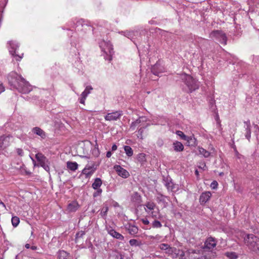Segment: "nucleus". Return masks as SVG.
I'll return each instance as SVG.
<instances>
[{"label": "nucleus", "instance_id": "obj_23", "mask_svg": "<svg viewBox=\"0 0 259 259\" xmlns=\"http://www.w3.org/2000/svg\"><path fill=\"white\" fill-rule=\"evenodd\" d=\"M35 158L38 162L39 164L43 162L44 161H47V158L41 153H37L35 154Z\"/></svg>", "mask_w": 259, "mask_h": 259}, {"label": "nucleus", "instance_id": "obj_10", "mask_svg": "<svg viewBox=\"0 0 259 259\" xmlns=\"http://www.w3.org/2000/svg\"><path fill=\"white\" fill-rule=\"evenodd\" d=\"M155 208H156V204L151 201H148L144 204L145 210L147 212L151 213L152 218L156 217V214L153 211Z\"/></svg>", "mask_w": 259, "mask_h": 259}, {"label": "nucleus", "instance_id": "obj_40", "mask_svg": "<svg viewBox=\"0 0 259 259\" xmlns=\"http://www.w3.org/2000/svg\"><path fill=\"white\" fill-rule=\"evenodd\" d=\"M138 229L134 226H131V235L135 234L138 232Z\"/></svg>", "mask_w": 259, "mask_h": 259}, {"label": "nucleus", "instance_id": "obj_21", "mask_svg": "<svg viewBox=\"0 0 259 259\" xmlns=\"http://www.w3.org/2000/svg\"><path fill=\"white\" fill-rule=\"evenodd\" d=\"M66 166L68 169L74 171L77 169L78 165L76 162L68 161L66 163Z\"/></svg>", "mask_w": 259, "mask_h": 259}, {"label": "nucleus", "instance_id": "obj_31", "mask_svg": "<svg viewBox=\"0 0 259 259\" xmlns=\"http://www.w3.org/2000/svg\"><path fill=\"white\" fill-rule=\"evenodd\" d=\"M40 166L43 167L47 171L49 172L50 171V162L47 160V161H44L43 162L39 164Z\"/></svg>", "mask_w": 259, "mask_h": 259}, {"label": "nucleus", "instance_id": "obj_32", "mask_svg": "<svg viewBox=\"0 0 259 259\" xmlns=\"http://www.w3.org/2000/svg\"><path fill=\"white\" fill-rule=\"evenodd\" d=\"M226 255L230 259H236L237 258V255L236 253L233 252H227L225 253Z\"/></svg>", "mask_w": 259, "mask_h": 259}, {"label": "nucleus", "instance_id": "obj_27", "mask_svg": "<svg viewBox=\"0 0 259 259\" xmlns=\"http://www.w3.org/2000/svg\"><path fill=\"white\" fill-rule=\"evenodd\" d=\"M199 152L200 154H202L204 156V157L207 158L208 157L210 153L209 152L207 151L206 150L204 149V148L202 147H199L198 148Z\"/></svg>", "mask_w": 259, "mask_h": 259}, {"label": "nucleus", "instance_id": "obj_35", "mask_svg": "<svg viewBox=\"0 0 259 259\" xmlns=\"http://www.w3.org/2000/svg\"><path fill=\"white\" fill-rule=\"evenodd\" d=\"M152 227L154 228H160L162 227V224L159 221L155 220L152 223Z\"/></svg>", "mask_w": 259, "mask_h": 259}, {"label": "nucleus", "instance_id": "obj_61", "mask_svg": "<svg viewBox=\"0 0 259 259\" xmlns=\"http://www.w3.org/2000/svg\"><path fill=\"white\" fill-rule=\"evenodd\" d=\"M35 248V247H34V246H32V249H34V248Z\"/></svg>", "mask_w": 259, "mask_h": 259}, {"label": "nucleus", "instance_id": "obj_36", "mask_svg": "<svg viewBox=\"0 0 259 259\" xmlns=\"http://www.w3.org/2000/svg\"><path fill=\"white\" fill-rule=\"evenodd\" d=\"M85 235V232L84 231H80L78 232L75 235V239H77L82 238Z\"/></svg>", "mask_w": 259, "mask_h": 259}, {"label": "nucleus", "instance_id": "obj_51", "mask_svg": "<svg viewBox=\"0 0 259 259\" xmlns=\"http://www.w3.org/2000/svg\"><path fill=\"white\" fill-rule=\"evenodd\" d=\"M85 98H83V97H81V98L79 99V102L81 103V104H84V102H85Z\"/></svg>", "mask_w": 259, "mask_h": 259}, {"label": "nucleus", "instance_id": "obj_20", "mask_svg": "<svg viewBox=\"0 0 259 259\" xmlns=\"http://www.w3.org/2000/svg\"><path fill=\"white\" fill-rule=\"evenodd\" d=\"M108 233L113 237L122 240L123 239V236L120 234V233L117 232L113 229H110L108 230Z\"/></svg>", "mask_w": 259, "mask_h": 259}, {"label": "nucleus", "instance_id": "obj_44", "mask_svg": "<svg viewBox=\"0 0 259 259\" xmlns=\"http://www.w3.org/2000/svg\"><path fill=\"white\" fill-rule=\"evenodd\" d=\"M218 185V182L215 181H214L211 183L210 187H211L212 189H215L217 188Z\"/></svg>", "mask_w": 259, "mask_h": 259}, {"label": "nucleus", "instance_id": "obj_39", "mask_svg": "<svg viewBox=\"0 0 259 259\" xmlns=\"http://www.w3.org/2000/svg\"><path fill=\"white\" fill-rule=\"evenodd\" d=\"M108 210V207H105V208H103L102 209V211H101V212L100 214H101V216H102V217L103 218H105V217H106V215H107V212Z\"/></svg>", "mask_w": 259, "mask_h": 259}, {"label": "nucleus", "instance_id": "obj_2", "mask_svg": "<svg viewBox=\"0 0 259 259\" xmlns=\"http://www.w3.org/2000/svg\"><path fill=\"white\" fill-rule=\"evenodd\" d=\"M99 44L102 52V55L105 60L111 61L112 60L114 51L113 46L110 42L103 39L99 42Z\"/></svg>", "mask_w": 259, "mask_h": 259}, {"label": "nucleus", "instance_id": "obj_7", "mask_svg": "<svg viewBox=\"0 0 259 259\" xmlns=\"http://www.w3.org/2000/svg\"><path fill=\"white\" fill-rule=\"evenodd\" d=\"M17 90L23 94H28L32 90V86L23 77L20 80Z\"/></svg>", "mask_w": 259, "mask_h": 259}, {"label": "nucleus", "instance_id": "obj_24", "mask_svg": "<svg viewBox=\"0 0 259 259\" xmlns=\"http://www.w3.org/2000/svg\"><path fill=\"white\" fill-rule=\"evenodd\" d=\"M102 184V180L100 178H97L95 179V181L92 184V187L94 189L100 188Z\"/></svg>", "mask_w": 259, "mask_h": 259}, {"label": "nucleus", "instance_id": "obj_22", "mask_svg": "<svg viewBox=\"0 0 259 259\" xmlns=\"http://www.w3.org/2000/svg\"><path fill=\"white\" fill-rule=\"evenodd\" d=\"M173 148L174 150L177 152L183 151L184 149L183 145L179 141H176L173 143Z\"/></svg>", "mask_w": 259, "mask_h": 259}, {"label": "nucleus", "instance_id": "obj_13", "mask_svg": "<svg viewBox=\"0 0 259 259\" xmlns=\"http://www.w3.org/2000/svg\"><path fill=\"white\" fill-rule=\"evenodd\" d=\"M113 168L118 175L122 178H126L129 176L128 172L119 165H114Z\"/></svg>", "mask_w": 259, "mask_h": 259}, {"label": "nucleus", "instance_id": "obj_49", "mask_svg": "<svg viewBox=\"0 0 259 259\" xmlns=\"http://www.w3.org/2000/svg\"><path fill=\"white\" fill-rule=\"evenodd\" d=\"M141 221L144 225H148L149 224V221L146 218L141 219Z\"/></svg>", "mask_w": 259, "mask_h": 259}, {"label": "nucleus", "instance_id": "obj_43", "mask_svg": "<svg viewBox=\"0 0 259 259\" xmlns=\"http://www.w3.org/2000/svg\"><path fill=\"white\" fill-rule=\"evenodd\" d=\"M96 190H97V191L95 192H94L93 194V196L94 197H96L98 196H100L102 192V190L100 188H98V189H96Z\"/></svg>", "mask_w": 259, "mask_h": 259}, {"label": "nucleus", "instance_id": "obj_38", "mask_svg": "<svg viewBox=\"0 0 259 259\" xmlns=\"http://www.w3.org/2000/svg\"><path fill=\"white\" fill-rule=\"evenodd\" d=\"M159 247L160 249L164 250L166 251L170 246L167 244L162 243L160 244Z\"/></svg>", "mask_w": 259, "mask_h": 259}, {"label": "nucleus", "instance_id": "obj_11", "mask_svg": "<svg viewBox=\"0 0 259 259\" xmlns=\"http://www.w3.org/2000/svg\"><path fill=\"white\" fill-rule=\"evenodd\" d=\"M217 245V241L214 238L210 237H208L205 241L204 243V246L203 248H202V249H203V252H204L205 249H213Z\"/></svg>", "mask_w": 259, "mask_h": 259}, {"label": "nucleus", "instance_id": "obj_47", "mask_svg": "<svg viewBox=\"0 0 259 259\" xmlns=\"http://www.w3.org/2000/svg\"><path fill=\"white\" fill-rule=\"evenodd\" d=\"M143 130L144 129H143L142 128H141L139 131H138V134H137V136H138V137L142 139H143V136L142 135V132H143Z\"/></svg>", "mask_w": 259, "mask_h": 259}, {"label": "nucleus", "instance_id": "obj_53", "mask_svg": "<svg viewBox=\"0 0 259 259\" xmlns=\"http://www.w3.org/2000/svg\"><path fill=\"white\" fill-rule=\"evenodd\" d=\"M117 149V147L115 144H113L112 146L111 150L112 151H114L116 150Z\"/></svg>", "mask_w": 259, "mask_h": 259}, {"label": "nucleus", "instance_id": "obj_19", "mask_svg": "<svg viewBox=\"0 0 259 259\" xmlns=\"http://www.w3.org/2000/svg\"><path fill=\"white\" fill-rule=\"evenodd\" d=\"M177 252H178V249L175 247H169L167 251H165L166 253L167 254L168 256H170V257L172 258L178 257Z\"/></svg>", "mask_w": 259, "mask_h": 259}, {"label": "nucleus", "instance_id": "obj_45", "mask_svg": "<svg viewBox=\"0 0 259 259\" xmlns=\"http://www.w3.org/2000/svg\"><path fill=\"white\" fill-rule=\"evenodd\" d=\"M119 33L122 34L124 36L126 37L127 38H129L130 35V32L128 31H121L119 32Z\"/></svg>", "mask_w": 259, "mask_h": 259}, {"label": "nucleus", "instance_id": "obj_16", "mask_svg": "<svg viewBox=\"0 0 259 259\" xmlns=\"http://www.w3.org/2000/svg\"><path fill=\"white\" fill-rule=\"evenodd\" d=\"M79 207L80 205L77 201L74 200L68 204L67 209L69 212H74L76 211Z\"/></svg>", "mask_w": 259, "mask_h": 259}, {"label": "nucleus", "instance_id": "obj_63", "mask_svg": "<svg viewBox=\"0 0 259 259\" xmlns=\"http://www.w3.org/2000/svg\"><path fill=\"white\" fill-rule=\"evenodd\" d=\"M204 167H206V165H205V164H204V167H203V168H204Z\"/></svg>", "mask_w": 259, "mask_h": 259}, {"label": "nucleus", "instance_id": "obj_48", "mask_svg": "<svg viewBox=\"0 0 259 259\" xmlns=\"http://www.w3.org/2000/svg\"><path fill=\"white\" fill-rule=\"evenodd\" d=\"M124 150L125 151V153H126V155L128 156H130V146H124Z\"/></svg>", "mask_w": 259, "mask_h": 259}, {"label": "nucleus", "instance_id": "obj_18", "mask_svg": "<svg viewBox=\"0 0 259 259\" xmlns=\"http://www.w3.org/2000/svg\"><path fill=\"white\" fill-rule=\"evenodd\" d=\"M12 137L10 135L6 136L4 135L0 137V142L2 145L3 148H5L10 144V140Z\"/></svg>", "mask_w": 259, "mask_h": 259}, {"label": "nucleus", "instance_id": "obj_57", "mask_svg": "<svg viewBox=\"0 0 259 259\" xmlns=\"http://www.w3.org/2000/svg\"><path fill=\"white\" fill-rule=\"evenodd\" d=\"M29 246H30V245H29V244H26L25 245V247H26V248H29Z\"/></svg>", "mask_w": 259, "mask_h": 259}, {"label": "nucleus", "instance_id": "obj_50", "mask_svg": "<svg viewBox=\"0 0 259 259\" xmlns=\"http://www.w3.org/2000/svg\"><path fill=\"white\" fill-rule=\"evenodd\" d=\"M5 91V88L3 86V84L0 82V94H1L2 92H4Z\"/></svg>", "mask_w": 259, "mask_h": 259}, {"label": "nucleus", "instance_id": "obj_14", "mask_svg": "<svg viewBox=\"0 0 259 259\" xmlns=\"http://www.w3.org/2000/svg\"><path fill=\"white\" fill-rule=\"evenodd\" d=\"M121 115L120 111H115L109 113L105 116V119L107 121L117 120Z\"/></svg>", "mask_w": 259, "mask_h": 259}, {"label": "nucleus", "instance_id": "obj_25", "mask_svg": "<svg viewBox=\"0 0 259 259\" xmlns=\"http://www.w3.org/2000/svg\"><path fill=\"white\" fill-rule=\"evenodd\" d=\"M59 259H70L69 254L64 250H60L59 251Z\"/></svg>", "mask_w": 259, "mask_h": 259}, {"label": "nucleus", "instance_id": "obj_9", "mask_svg": "<svg viewBox=\"0 0 259 259\" xmlns=\"http://www.w3.org/2000/svg\"><path fill=\"white\" fill-rule=\"evenodd\" d=\"M185 84L188 88L189 92L190 93L195 91L199 88V85L197 83L196 81L190 75H186L185 76Z\"/></svg>", "mask_w": 259, "mask_h": 259}, {"label": "nucleus", "instance_id": "obj_28", "mask_svg": "<svg viewBox=\"0 0 259 259\" xmlns=\"http://www.w3.org/2000/svg\"><path fill=\"white\" fill-rule=\"evenodd\" d=\"M132 200L136 203L139 204L141 201V197L138 193H135L132 196Z\"/></svg>", "mask_w": 259, "mask_h": 259}, {"label": "nucleus", "instance_id": "obj_62", "mask_svg": "<svg viewBox=\"0 0 259 259\" xmlns=\"http://www.w3.org/2000/svg\"><path fill=\"white\" fill-rule=\"evenodd\" d=\"M31 159L32 160L33 162H35L34 160L31 158Z\"/></svg>", "mask_w": 259, "mask_h": 259}, {"label": "nucleus", "instance_id": "obj_46", "mask_svg": "<svg viewBox=\"0 0 259 259\" xmlns=\"http://www.w3.org/2000/svg\"><path fill=\"white\" fill-rule=\"evenodd\" d=\"M92 90L93 88L91 85H88L85 88L84 91L89 95L91 91Z\"/></svg>", "mask_w": 259, "mask_h": 259}, {"label": "nucleus", "instance_id": "obj_64", "mask_svg": "<svg viewBox=\"0 0 259 259\" xmlns=\"http://www.w3.org/2000/svg\"><path fill=\"white\" fill-rule=\"evenodd\" d=\"M134 124V123H132V126H133Z\"/></svg>", "mask_w": 259, "mask_h": 259}, {"label": "nucleus", "instance_id": "obj_60", "mask_svg": "<svg viewBox=\"0 0 259 259\" xmlns=\"http://www.w3.org/2000/svg\"><path fill=\"white\" fill-rule=\"evenodd\" d=\"M16 259H18V255H17L15 257Z\"/></svg>", "mask_w": 259, "mask_h": 259}, {"label": "nucleus", "instance_id": "obj_55", "mask_svg": "<svg viewBox=\"0 0 259 259\" xmlns=\"http://www.w3.org/2000/svg\"><path fill=\"white\" fill-rule=\"evenodd\" d=\"M0 205H1L3 207L5 208H6L5 204L4 202H2V201L0 199Z\"/></svg>", "mask_w": 259, "mask_h": 259}, {"label": "nucleus", "instance_id": "obj_58", "mask_svg": "<svg viewBox=\"0 0 259 259\" xmlns=\"http://www.w3.org/2000/svg\"><path fill=\"white\" fill-rule=\"evenodd\" d=\"M130 152H131V156L133 155V150H132L131 148Z\"/></svg>", "mask_w": 259, "mask_h": 259}, {"label": "nucleus", "instance_id": "obj_37", "mask_svg": "<svg viewBox=\"0 0 259 259\" xmlns=\"http://www.w3.org/2000/svg\"><path fill=\"white\" fill-rule=\"evenodd\" d=\"M176 134L180 137L182 139L185 140L187 138V136H186L184 133L181 131H176Z\"/></svg>", "mask_w": 259, "mask_h": 259}, {"label": "nucleus", "instance_id": "obj_29", "mask_svg": "<svg viewBox=\"0 0 259 259\" xmlns=\"http://www.w3.org/2000/svg\"><path fill=\"white\" fill-rule=\"evenodd\" d=\"M185 140L190 145H193L195 144L196 139L193 135L189 137L187 136V138Z\"/></svg>", "mask_w": 259, "mask_h": 259}, {"label": "nucleus", "instance_id": "obj_26", "mask_svg": "<svg viewBox=\"0 0 259 259\" xmlns=\"http://www.w3.org/2000/svg\"><path fill=\"white\" fill-rule=\"evenodd\" d=\"M177 255L178 256L177 258H179L180 259H187V255H186V251L184 252L183 250L178 249V252H177Z\"/></svg>", "mask_w": 259, "mask_h": 259}, {"label": "nucleus", "instance_id": "obj_54", "mask_svg": "<svg viewBox=\"0 0 259 259\" xmlns=\"http://www.w3.org/2000/svg\"><path fill=\"white\" fill-rule=\"evenodd\" d=\"M112 155V152L110 151H108L106 153V157L110 158Z\"/></svg>", "mask_w": 259, "mask_h": 259}, {"label": "nucleus", "instance_id": "obj_15", "mask_svg": "<svg viewBox=\"0 0 259 259\" xmlns=\"http://www.w3.org/2000/svg\"><path fill=\"white\" fill-rule=\"evenodd\" d=\"M94 165H87L82 170V174L85 176V178H88L91 177L96 170Z\"/></svg>", "mask_w": 259, "mask_h": 259}, {"label": "nucleus", "instance_id": "obj_42", "mask_svg": "<svg viewBox=\"0 0 259 259\" xmlns=\"http://www.w3.org/2000/svg\"><path fill=\"white\" fill-rule=\"evenodd\" d=\"M21 171L23 172H24L25 173V175H30L31 172L28 170H27L26 168V167H25L24 165H23L22 166H21Z\"/></svg>", "mask_w": 259, "mask_h": 259}, {"label": "nucleus", "instance_id": "obj_4", "mask_svg": "<svg viewBox=\"0 0 259 259\" xmlns=\"http://www.w3.org/2000/svg\"><path fill=\"white\" fill-rule=\"evenodd\" d=\"M187 259H205L206 255L204 254L203 249H189L186 251Z\"/></svg>", "mask_w": 259, "mask_h": 259}, {"label": "nucleus", "instance_id": "obj_6", "mask_svg": "<svg viewBox=\"0 0 259 259\" xmlns=\"http://www.w3.org/2000/svg\"><path fill=\"white\" fill-rule=\"evenodd\" d=\"M9 44L10 45V53L15 58L16 61H20L23 58V53H22L20 55L17 53V50L19 47L18 43L15 41H9Z\"/></svg>", "mask_w": 259, "mask_h": 259}, {"label": "nucleus", "instance_id": "obj_5", "mask_svg": "<svg viewBox=\"0 0 259 259\" xmlns=\"http://www.w3.org/2000/svg\"><path fill=\"white\" fill-rule=\"evenodd\" d=\"M22 78L23 77L16 72H11L8 75L9 84L12 88L17 89Z\"/></svg>", "mask_w": 259, "mask_h": 259}, {"label": "nucleus", "instance_id": "obj_56", "mask_svg": "<svg viewBox=\"0 0 259 259\" xmlns=\"http://www.w3.org/2000/svg\"><path fill=\"white\" fill-rule=\"evenodd\" d=\"M195 175L197 176H199V172L197 170H196L195 171Z\"/></svg>", "mask_w": 259, "mask_h": 259}, {"label": "nucleus", "instance_id": "obj_34", "mask_svg": "<svg viewBox=\"0 0 259 259\" xmlns=\"http://www.w3.org/2000/svg\"><path fill=\"white\" fill-rule=\"evenodd\" d=\"M137 159L140 162H144L146 161V155L144 153H140L138 155Z\"/></svg>", "mask_w": 259, "mask_h": 259}, {"label": "nucleus", "instance_id": "obj_52", "mask_svg": "<svg viewBox=\"0 0 259 259\" xmlns=\"http://www.w3.org/2000/svg\"><path fill=\"white\" fill-rule=\"evenodd\" d=\"M88 94H87V93H86V92H85L84 91H83V92L81 93V96L82 97H83V98H87V97L88 96Z\"/></svg>", "mask_w": 259, "mask_h": 259}, {"label": "nucleus", "instance_id": "obj_8", "mask_svg": "<svg viewBox=\"0 0 259 259\" xmlns=\"http://www.w3.org/2000/svg\"><path fill=\"white\" fill-rule=\"evenodd\" d=\"M209 37L218 39L221 44L224 45L227 44V36L222 31L214 30L210 33Z\"/></svg>", "mask_w": 259, "mask_h": 259}, {"label": "nucleus", "instance_id": "obj_41", "mask_svg": "<svg viewBox=\"0 0 259 259\" xmlns=\"http://www.w3.org/2000/svg\"><path fill=\"white\" fill-rule=\"evenodd\" d=\"M16 151L18 155L22 157L24 156V153L23 150L21 148H16Z\"/></svg>", "mask_w": 259, "mask_h": 259}, {"label": "nucleus", "instance_id": "obj_59", "mask_svg": "<svg viewBox=\"0 0 259 259\" xmlns=\"http://www.w3.org/2000/svg\"><path fill=\"white\" fill-rule=\"evenodd\" d=\"M150 238L151 239H154L155 238V237L153 236H150Z\"/></svg>", "mask_w": 259, "mask_h": 259}, {"label": "nucleus", "instance_id": "obj_30", "mask_svg": "<svg viewBox=\"0 0 259 259\" xmlns=\"http://www.w3.org/2000/svg\"><path fill=\"white\" fill-rule=\"evenodd\" d=\"M12 224L14 227H16L20 223V219L18 217H12L11 219Z\"/></svg>", "mask_w": 259, "mask_h": 259}, {"label": "nucleus", "instance_id": "obj_33", "mask_svg": "<svg viewBox=\"0 0 259 259\" xmlns=\"http://www.w3.org/2000/svg\"><path fill=\"white\" fill-rule=\"evenodd\" d=\"M142 244L141 241L139 240L132 239H131V245H135L136 246H139Z\"/></svg>", "mask_w": 259, "mask_h": 259}, {"label": "nucleus", "instance_id": "obj_12", "mask_svg": "<svg viewBox=\"0 0 259 259\" xmlns=\"http://www.w3.org/2000/svg\"><path fill=\"white\" fill-rule=\"evenodd\" d=\"M31 132L33 134L38 136L40 140H45L47 137V133L39 127L36 126L33 127Z\"/></svg>", "mask_w": 259, "mask_h": 259}, {"label": "nucleus", "instance_id": "obj_3", "mask_svg": "<svg viewBox=\"0 0 259 259\" xmlns=\"http://www.w3.org/2000/svg\"><path fill=\"white\" fill-rule=\"evenodd\" d=\"M71 27L74 28L81 26L82 27V30L87 34L93 33L94 28L88 22H86L82 19L77 20L76 19L72 20L69 22Z\"/></svg>", "mask_w": 259, "mask_h": 259}, {"label": "nucleus", "instance_id": "obj_17", "mask_svg": "<svg viewBox=\"0 0 259 259\" xmlns=\"http://www.w3.org/2000/svg\"><path fill=\"white\" fill-rule=\"evenodd\" d=\"M211 193L209 191L203 192L200 196L199 202L201 204H205L211 197Z\"/></svg>", "mask_w": 259, "mask_h": 259}, {"label": "nucleus", "instance_id": "obj_1", "mask_svg": "<svg viewBox=\"0 0 259 259\" xmlns=\"http://www.w3.org/2000/svg\"><path fill=\"white\" fill-rule=\"evenodd\" d=\"M236 237L243 238L244 244L248 248L257 254H259V238L252 234H245L244 232L238 231Z\"/></svg>", "mask_w": 259, "mask_h": 259}]
</instances>
